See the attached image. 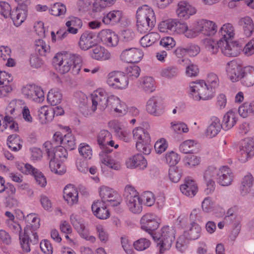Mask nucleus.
I'll list each match as a JSON object with an SVG mask.
<instances>
[{"label": "nucleus", "instance_id": "20", "mask_svg": "<svg viewBox=\"0 0 254 254\" xmlns=\"http://www.w3.org/2000/svg\"><path fill=\"white\" fill-rule=\"evenodd\" d=\"M196 13L195 8L186 1H181L178 3L176 13L181 19L186 20Z\"/></svg>", "mask_w": 254, "mask_h": 254}, {"label": "nucleus", "instance_id": "33", "mask_svg": "<svg viewBox=\"0 0 254 254\" xmlns=\"http://www.w3.org/2000/svg\"><path fill=\"white\" fill-rule=\"evenodd\" d=\"M3 192L5 193V198L7 203H11L12 205H17L18 202L15 196L16 189L13 185L9 183H6Z\"/></svg>", "mask_w": 254, "mask_h": 254}, {"label": "nucleus", "instance_id": "26", "mask_svg": "<svg viewBox=\"0 0 254 254\" xmlns=\"http://www.w3.org/2000/svg\"><path fill=\"white\" fill-rule=\"evenodd\" d=\"M180 190L184 194L192 197L197 191V186L193 180L187 179L184 183L180 186Z\"/></svg>", "mask_w": 254, "mask_h": 254}, {"label": "nucleus", "instance_id": "32", "mask_svg": "<svg viewBox=\"0 0 254 254\" xmlns=\"http://www.w3.org/2000/svg\"><path fill=\"white\" fill-rule=\"evenodd\" d=\"M10 17L16 27H19L25 20L27 11L24 9L17 8L13 10L10 14Z\"/></svg>", "mask_w": 254, "mask_h": 254}, {"label": "nucleus", "instance_id": "15", "mask_svg": "<svg viewBox=\"0 0 254 254\" xmlns=\"http://www.w3.org/2000/svg\"><path fill=\"white\" fill-rule=\"evenodd\" d=\"M220 168H217L213 166L207 167L203 174V178L205 181L207 188L205 191L207 194H209L214 191L215 190L214 179H216L219 175Z\"/></svg>", "mask_w": 254, "mask_h": 254}, {"label": "nucleus", "instance_id": "62", "mask_svg": "<svg viewBox=\"0 0 254 254\" xmlns=\"http://www.w3.org/2000/svg\"><path fill=\"white\" fill-rule=\"evenodd\" d=\"M253 110V106L252 103L251 104L245 103L239 108L238 112L241 117L246 118L250 114H254Z\"/></svg>", "mask_w": 254, "mask_h": 254}, {"label": "nucleus", "instance_id": "55", "mask_svg": "<svg viewBox=\"0 0 254 254\" xmlns=\"http://www.w3.org/2000/svg\"><path fill=\"white\" fill-rule=\"evenodd\" d=\"M50 47L42 40L36 41L35 51L41 56H45L47 53L50 52Z\"/></svg>", "mask_w": 254, "mask_h": 254}, {"label": "nucleus", "instance_id": "52", "mask_svg": "<svg viewBox=\"0 0 254 254\" xmlns=\"http://www.w3.org/2000/svg\"><path fill=\"white\" fill-rule=\"evenodd\" d=\"M15 107L16 103L14 101H12L9 104L5 110L4 121L11 122L16 117Z\"/></svg>", "mask_w": 254, "mask_h": 254}, {"label": "nucleus", "instance_id": "46", "mask_svg": "<svg viewBox=\"0 0 254 254\" xmlns=\"http://www.w3.org/2000/svg\"><path fill=\"white\" fill-rule=\"evenodd\" d=\"M111 138V134L107 130H102L98 133L97 141L102 150H103L104 148H109L107 146V143Z\"/></svg>", "mask_w": 254, "mask_h": 254}, {"label": "nucleus", "instance_id": "1", "mask_svg": "<svg viewBox=\"0 0 254 254\" xmlns=\"http://www.w3.org/2000/svg\"><path fill=\"white\" fill-rule=\"evenodd\" d=\"M82 62V58L80 55L67 53L58 54L53 59L56 68L62 74L71 70L73 74H78L81 69Z\"/></svg>", "mask_w": 254, "mask_h": 254}, {"label": "nucleus", "instance_id": "8", "mask_svg": "<svg viewBox=\"0 0 254 254\" xmlns=\"http://www.w3.org/2000/svg\"><path fill=\"white\" fill-rule=\"evenodd\" d=\"M92 101L91 111L94 113L96 110L104 111L108 106H110V97L103 90L95 91L91 95Z\"/></svg>", "mask_w": 254, "mask_h": 254}, {"label": "nucleus", "instance_id": "11", "mask_svg": "<svg viewBox=\"0 0 254 254\" xmlns=\"http://www.w3.org/2000/svg\"><path fill=\"white\" fill-rule=\"evenodd\" d=\"M17 169L25 174L32 175L37 183L42 187H44L47 184L46 178L38 170L29 164L18 163L16 165Z\"/></svg>", "mask_w": 254, "mask_h": 254}, {"label": "nucleus", "instance_id": "6", "mask_svg": "<svg viewBox=\"0 0 254 254\" xmlns=\"http://www.w3.org/2000/svg\"><path fill=\"white\" fill-rule=\"evenodd\" d=\"M214 91L203 80L194 82L190 85V94L194 100H208L214 96Z\"/></svg>", "mask_w": 254, "mask_h": 254}, {"label": "nucleus", "instance_id": "40", "mask_svg": "<svg viewBox=\"0 0 254 254\" xmlns=\"http://www.w3.org/2000/svg\"><path fill=\"white\" fill-rule=\"evenodd\" d=\"M201 230V227L198 224L192 222L188 231L185 232L184 234L188 240H194L200 237Z\"/></svg>", "mask_w": 254, "mask_h": 254}, {"label": "nucleus", "instance_id": "54", "mask_svg": "<svg viewBox=\"0 0 254 254\" xmlns=\"http://www.w3.org/2000/svg\"><path fill=\"white\" fill-rule=\"evenodd\" d=\"M66 11V8L65 5L59 2L53 4L50 10V13L52 15L56 16L64 15L65 14Z\"/></svg>", "mask_w": 254, "mask_h": 254}, {"label": "nucleus", "instance_id": "47", "mask_svg": "<svg viewBox=\"0 0 254 254\" xmlns=\"http://www.w3.org/2000/svg\"><path fill=\"white\" fill-rule=\"evenodd\" d=\"M176 27V20L170 19L161 22L159 24L158 28L161 32H167L168 30H175Z\"/></svg>", "mask_w": 254, "mask_h": 254}, {"label": "nucleus", "instance_id": "3", "mask_svg": "<svg viewBox=\"0 0 254 254\" xmlns=\"http://www.w3.org/2000/svg\"><path fill=\"white\" fill-rule=\"evenodd\" d=\"M137 30L144 34L150 31L155 26L156 16L154 10L146 5L139 7L136 11Z\"/></svg>", "mask_w": 254, "mask_h": 254}, {"label": "nucleus", "instance_id": "57", "mask_svg": "<svg viewBox=\"0 0 254 254\" xmlns=\"http://www.w3.org/2000/svg\"><path fill=\"white\" fill-rule=\"evenodd\" d=\"M50 159L49 167L52 172L58 175H62L64 174L65 170L62 167L60 161L52 158Z\"/></svg>", "mask_w": 254, "mask_h": 254}, {"label": "nucleus", "instance_id": "58", "mask_svg": "<svg viewBox=\"0 0 254 254\" xmlns=\"http://www.w3.org/2000/svg\"><path fill=\"white\" fill-rule=\"evenodd\" d=\"M178 72L179 70L176 66H170L162 69L161 71V75L165 78H172L176 77Z\"/></svg>", "mask_w": 254, "mask_h": 254}, {"label": "nucleus", "instance_id": "43", "mask_svg": "<svg viewBox=\"0 0 254 254\" xmlns=\"http://www.w3.org/2000/svg\"><path fill=\"white\" fill-rule=\"evenodd\" d=\"M159 99L156 97L150 98L146 104V110L150 114L159 116L160 112L159 110Z\"/></svg>", "mask_w": 254, "mask_h": 254}, {"label": "nucleus", "instance_id": "48", "mask_svg": "<svg viewBox=\"0 0 254 254\" xmlns=\"http://www.w3.org/2000/svg\"><path fill=\"white\" fill-rule=\"evenodd\" d=\"M176 29H178L180 32L184 33L189 38L195 37L194 27L192 29H189L186 23H180L176 20Z\"/></svg>", "mask_w": 254, "mask_h": 254}, {"label": "nucleus", "instance_id": "42", "mask_svg": "<svg viewBox=\"0 0 254 254\" xmlns=\"http://www.w3.org/2000/svg\"><path fill=\"white\" fill-rule=\"evenodd\" d=\"M62 97V94L59 89L53 88L49 92L47 100L51 105L56 106L61 102Z\"/></svg>", "mask_w": 254, "mask_h": 254}, {"label": "nucleus", "instance_id": "30", "mask_svg": "<svg viewBox=\"0 0 254 254\" xmlns=\"http://www.w3.org/2000/svg\"><path fill=\"white\" fill-rule=\"evenodd\" d=\"M110 106L112 109L118 113L120 115L126 114L127 112V107L125 103L121 101V100L115 96H111L110 100Z\"/></svg>", "mask_w": 254, "mask_h": 254}, {"label": "nucleus", "instance_id": "38", "mask_svg": "<svg viewBox=\"0 0 254 254\" xmlns=\"http://www.w3.org/2000/svg\"><path fill=\"white\" fill-rule=\"evenodd\" d=\"M92 57L97 60H106L110 58V54L103 47L96 46L92 49Z\"/></svg>", "mask_w": 254, "mask_h": 254}, {"label": "nucleus", "instance_id": "51", "mask_svg": "<svg viewBox=\"0 0 254 254\" xmlns=\"http://www.w3.org/2000/svg\"><path fill=\"white\" fill-rule=\"evenodd\" d=\"M183 174L182 169L177 166H172L169 170V177L170 180L174 183L178 182L181 179Z\"/></svg>", "mask_w": 254, "mask_h": 254}, {"label": "nucleus", "instance_id": "23", "mask_svg": "<svg viewBox=\"0 0 254 254\" xmlns=\"http://www.w3.org/2000/svg\"><path fill=\"white\" fill-rule=\"evenodd\" d=\"M106 203L103 201L97 200L94 202L92 205V210L93 214L98 218L100 219H106L109 217L110 213L107 209Z\"/></svg>", "mask_w": 254, "mask_h": 254}, {"label": "nucleus", "instance_id": "53", "mask_svg": "<svg viewBox=\"0 0 254 254\" xmlns=\"http://www.w3.org/2000/svg\"><path fill=\"white\" fill-rule=\"evenodd\" d=\"M99 154L100 160L101 163L106 166H108L112 161L114 159L112 156L110 154L113 151L110 148H104Z\"/></svg>", "mask_w": 254, "mask_h": 254}, {"label": "nucleus", "instance_id": "13", "mask_svg": "<svg viewBox=\"0 0 254 254\" xmlns=\"http://www.w3.org/2000/svg\"><path fill=\"white\" fill-rule=\"evenodd\" d=\"M99 194L104 203L112 206H116L120 204V199L119 196L112 189L105 186L100 188Z\"/></svg>", "mask_w": 254, "mask_h": 254}, {"label": "nucleus", "instance_id": "37", "mask_svg": "<svg viewBox=\"0 0 254 254\" xmlns=\"http://www.w3.org/2000/svg\"><path fill=\"white\" fill-rule=\"evenodd\" d=\"M122 17V12L120 10H113L108 13L102 19L106 24H115L120 22Z\"/></svg>", "mask_w": 254, "mask_h": 254}, {"label": "nucleus", "instance_id": "19", "mask_svg": "<svg viewBox=\"0 0 254 254\" xmlns=\"http://www.w3.org/2000/svg\"><path fill=\"white\" fill-rule=\"evenodd\" d=\"M243 68L236 61H232L227 63L226 71L230 79L233 82L241 80Z\"/></svg>", "mask_w": 254, "mask_h": 254}, {"label": "nucleus", "instance_id": "10", "mask_svg": "<svg viewBox=\"0 0 254 254\" xmlns=\"http://www.w3.org/2000/svg\"><path fill=\"white\" fill-rule=\"evenodd\" d=\"M107 82L114 89H124L128 86V79L124 73L114 71L108 74Z\"/></svg>", "mask_w": 254, "mask_h": 254}, {"label": "nucleus", "instance_id": "35", "mask_svg": "<svg viewBox=\"0 0 254 254\" xmlns=\"http://www.w3.org/2000/svg\"><path fill=\"white\" fill-rule=\"evenodd\" d=\"M238 24L243 27L244 34L247 37H250L252 35L254 31V24L250 17L245 16L240 18Z\"/></svg>", "mask_w": 254, "mask_h": 254}, {"label": "nucleus", "instance_id": "39", "mask_svg": "<svg viewBox=\"0 0 254 254\" xmlns=\"http://www.w3.org/2000/svg\"><path fill=\"white\" fill-rule=\"evenodd\" d=\"M223 41H228L234 37L235 29L232 24L227 23L223 25L220 30Z\"/></svg>", "mask_w": 254, "mask_h": 254}, {"label": "nucleus", "instance_id": "56", "mask_svg": "<svg viewBox=\"0 0 254 254\" xmlns=\"http://www.w3.org/2000/svg\"><path fill=\"white\" fill-rule=\"evenodd\" d=\"M150 241L146 238H140L133 243L134 248L137 251H142L148 249L150 246Z\"/></svg>", "mask_w": 254, "mask_h": 254}, {"label": "nucleus", "instance_id": "31", "mask_svg": "<svg viewBox=\"0 0 254 254\" xmlns=\"http://www.w3.org/2000/svg\"><path fill=\"white\" fill-rule=\"evenodd\" d=\"M223 127L220 123V120L216 117H212L211 118V123L207 128L206 135L212 138L215 136Z\"/></svg>", "mask_w": 254, "mask_h": 254}, {"label": "nucleus", "instance_id": "5", "mask_svg": "<svg viewBox=\"0 0 254 254\" xmlns=\"http://www.w3.org/2000/svg\"><path fill=\"white\" fill-rule=\"evenodd\" d=\"M132 134L136 149L145 154H149L151 151V139L148 132L144 128L137 127L133 130Z\"/></svg>", "mask_w": 254, "mask_h": 254}, {"label": "nucleus", "instance_id": "59", "mask_svg": "<svg viewBox=\"0 0 254 254\" xmlns=\"http://www.w3.org/2000/svg\"><path fill=\"white\" fill-rule=\"evenodd\" d=\"M154 80L150 76L144 77L141 81V85L146 92H152L154 90Z\"/></svg>", "mask_w": 254, "mask_h": 254}, {"label": "nucleus", "instance_id": "36", "mask_svg": "<svg viewBox=\"0 0 254 254\" xmlns=\"http://www.w3.org/2000/svg\"><path fill=\"white\" fill-rule=\"evenodd\" d=\"M160 38V36L158 33L150 32L140 39V43L143 47H148L155 43Z\"/></svg>", "mask_w": 254, "mask_h": 254}, {"label": "nucleus", "instance_id": "29", "mask_svg": "<svg viewBox=\"0 0 254 254\" xmlns=\"http://www.w3.org/2000/svg\"><path fill=\"white\" fill-rule=\"evenodd\" d=\"M241 81L244 86L247 87L254 85V67L247 66L243 68Z\"/></svg>", "mask_w": 254, "mask_h": 254}, {"label": "nucleus", "instance_id": "63", "mask_svg": "<svg viewBox=\"0 0 254 254\" xmlns=\"http://www.w3.org/2000/svg\"><path fill=\"white\" fill-rule=\"evenodd\" d=\"M166 162L171 167L175 166L180 161V157L179 155L173 151L168 152L166 154Z\"/></svg>", "mask_w": 254, "mask_h": 254}, {"label": "nucleus", "instance_id": "9", "mask_svg": "<svg viewBox=\"0 0 254 254\" xmlns=\"http://www.w3.org/2000/svg\"><path fill=\"white\" fill-rule=\"evenodd\" d=\"M218 27L216 24L207 19L198 20L194 25L195 37L200 34L205 36H210L214 35L217 31Z\"/></svg>", "mask_w": 254, "mask_h": 254}, {"label": "nucleus", "instance_id": "12", "mask_svg": "<svg viewBox=\"0 0 254 254\" xmlns=\"http://www.w3.org/2000/svg\"><path fill=\"white\" fill-rule=\"evenodd\" d=\"M254 156V137L244 140L239 148V159L246 162Z\"/></svg>", "mask_w": 254, "mask_h": 254}, {"label": "nucleus", "instance_id": "14", "mask_svg": "<svg viewBox=\"0 0 254 254\" xmlns=\"http://www.w3.org/2000/svg\"><path fill=\"white\" fill-rule=\"evenodd\" d=\"M22 94L27 99L37 103L44 100V94L42 89L37 86L27 85L22 89Z\"/></svg>", "mask_w": 254, "mask_h": 254}, {"label": "nucleus", "instance_id": "64", "mask_svg": "<svg viewBox=\"0 0 254 254\" xmlns=\"http://www.w3.org/2000/svg\"><path fill=\"white\" fill-rule=\"evenodd\" d=\"M81 156L86 159H90L92 155V150L90 146L85 143H81L78 148Z\"/></svg>", "mask_w": 254, "mask_h": 254}, {"label": "nucleus", "instance_id": "50", "mask_svg": "<svg viewBox=\"0 0 254 254\" xmlns=\"http://www.w3.org/2000/svg\"><path fill=\"white\" fill-rule=\"evenodd\" d=\"M62 146L66 150H72L75 147V141L74 136L70 133H67L64 136Z\"/></svg>", "mask_w": 254, "mask_h": 254}, {"label": "nucleus", "instance_id": "41", "mask_svg": "<svg viewBox=\"0 0 254 254\" xmlns=\"http://www.w3.org/2000/svg\"><path fill=\"white\" fill-rule=\"evenodd\" d=\"M22 141L17 134L10 135L7 139V144L9 148L14 151H17L22 148Z\"/></svg>", "mask_w": 254, "mask_h": 254}, {"label": "nucleus", "instance_id": "34", "mask_svg": "<svg viewBox=\"0 0 254 254\" xmlns=\"http://www.w3.org/2000/svg\"><path fill=\"white\" fill-rule=\"evenodd\" d=\"M203 44L209 52L215 54L218 52L219 48H221L223 40L220 39L217 41L214 40L211 38H207L203 40Z\"/></svg>", "mask_w": 254, "mask_h": 254}, {"label": "nucleus", "instance_id": "16", "mask_svg": "<svg viewBox=\"0 0 254 254\" xmlns=\"http://www.w3.org/2000/svg\"><path fill=\"white\" fill-rule=\"evenodd\" d=\"M143 56V52L137 48H128L124 50L121 53V59L128 63L139 62Z\"/></svg>", "mask_w": 254, "mask_h": 254}, {"label": "nucleus", "instance_id": "17", "mask_svg": "<svg viewBox=\"0 0 254 254\" xmlns=\"http://www.w3.org/2000/svg\"><path fill=\"white\" fill-rule=\"evenodd\" d=\"M44 146L49 158L59 161L60 159L65 158L67 155V150L63 146L52 148V144L49 141L45 142Z\"/></svg>", "mask_w": 254, "mask_h": 254}, {"label": "nucleus", "instance_id": "18", "mask_svg": "<svg viewBox=\"0 0 254 254\" xmlns=\"http://www.w3.org/2000/svg\"><path fill=\"white\" fill-rule=\"evenodd\" d=\"M242 46L237 41H223L221 50L222 53L227 57H237L240 53Z\"/></svg>", "mask_w": 254, "mask_h": 254}, {"label": "nucleus", "instance_id": "22", "mask_svg": "<svg viewBox=\"0 0 254 254\" xmlns=\"http://www.w3.org/2000/svg\"><path fill=\"white\" fill-rule=\"evenodd\" d=\"M141 228L142 230L152 235V232L159 227V223L151 214L144 215L140 220Z\"/></svg>", "mask_w": 254, "mask_h": 254}, {"label": "nucleus", "instance_id": "24", "mask_svg": "<svg viewBox=\"0 0 254 254\" xmlns=\"http://www.w3.org/2000/svg\"><path fill=\"white\" fill-rule=\"evenodd\" d=\"M95 34L90 31H85L81 35L78 42L80 48L84 51L92 48L95 44Z\"/></svg>", "mask_w": 254, "mask_h": 254}, {"label": "nucleus", "instance_id": "21", "mask_svg": "<svg viewBox=\"0 0 254 254\" xmlns=\"http://www.w3.org/2000/svg\"><path fill=\"white\" fill-rule=\"evenodd\" d=\"M99 39L102 43L108 47H116L119 43L118 35L110 29H104L101 31L98 35Z\"/></svg>", "mask_w": 254, "mask_h": 254}, {"label": "nucleus", "instance_id": "45", "mask_svg": "<svg viewBox=\"0 0 254 254\" xmlns=\"http://www.w3.org/2000/svg\"><path fill=\"white\" fill-rule=\"evenodd\" d=\"M237 122L236 116L233 111L228 112L224 116L222 126L227 130L230 129L235 125Z\"/></svg>", "mask_w": 254, "mask_h": 254}, {"label": "nucleus", "instance_id": "25", "mask_svg": "<svg viewBox=\"0 0 254 254\" xmlns=\"http://www.w3.org/2000/svg\"><path fill=\"white\" fill-rule=\"evenodd\" d=\"M233 173L230 168L223 166L220 168L217 181L220 185L227 186L231 184L233 181Z\"/></svg>", "mask_w": 254, "mask_h": 254}, {"label": "nucleus", "instance_id": "4", "mask_svg": "<svg viewBox=\"0 0 254 254\" xmlns=\"http://www.w3.org/2000/svg\"><path fill=\"white\" fill-rule=\"evenodd\" d=\"M175 234L173 227L165 226L160 232L153 234V238L159 247L161 254L170 249L175 240Z\"/></svg>", "mask_w": 254, "mask_h": 254}, {"label": "nucleus", "instance_id": "27", "mask_svg": "<svg viewBox=\"0 0 254 254\" xmlns=\"http://www.w3.org/2000/svg\"><path fill=\"white\" fill-rule=\"evenodd\" d=\"M126 165L129 168H138L139 169H144L147 167V163L143 155L137 154L127 160Z\"/></svg>", "mask_w": 254, "mask_h": 254}, {"label": "nucleus", "instance_id": "7", "mask_svg": "<svg viewBox=\"0 0 254 254\" xmlns=\"http://www.w3.org/2000/svg\"><path fill=\"white\" fill-rule=\"evenodd\" d=\"M124 196L129 209L133 213H139L142 210L140 197L134 188L127 186L125 189Z\"/></svg>", "mask_w": 254, "mask_h": 254}, {"label": "nucleus", "instance_id": "60", "mask_svg": "<svg viewBox=\"0 0 254 254\" xmlns=\"http://www.w3.org/2000/svg\"><path fill=\"white\" fill-rule=\"evenodd\" d=\"M180 151L185 154L192 153L195 150V145L192 140H188L183 142L180 146Z\"/></svg>", "mask_w": 254, "mask_h": 254}, {"label": "nucleus", "instance_id": "61", "mask_svg": "<svg viewBox=\"0 0 254 254\" xmlns=\"http://www.w3.org/2000/svg\"><path fill=\"white\" fill-rule=\"evenodd\" d=\"M126 71L127 79L129 78L131 80H133L139 76L140 69L137 65H130L126 68Z\"/></svg>", "mask_w": 254, "mask_h": 254}, {"label": "nucleus", "instance_id": "49", "mask_svg": "<svg viewBox=\"0 0 254 254\" xmlns=\"http://www.w3.org/2000/svg\"><path fill=\"white\" fill-rule=\"evenodd\" d=\"M116 0H95L93 4V10L101 11L107 6L113 4Z\"/></svg>", "mask_w": 254, "mask_h": 254}, {"label": "nucleus", "instance_id": "28", "mask_svg": "<svg viewBox=\"0 0 254 254\" xmlns=\"http://www.w3.org/2000/svg\"><path fill=\"white\" fill-rule=\"evenodd\" d=\"M78 193L72 185L66 186L64 190V197L67 203L72 205L78 201Z\"/></svg>", "mask_w": 254, "mask_h": 254}, {"label": "nucleus", "instance_id": "2", "mask_svg": "<svg viewBox=\"0 0 254 254\" xmlns=\"http://www.w3.org/2000/svg\"><path fill=\"white\" fill-rule=\"evenodd\" d=\"M28 219L34 224L27 225L24 228L23 234L20 233L19 239L23 251L28 253L30 251V244L36 245L38 243V236L35 231L40 226V219L34 214H30L27 215Z\"/></svg>", "mask_w": 254, "mask_h": 254}, {"label": "nucleus", "instance_id": "44", "mask_svg": "<svg viewBox=\"0 0 254 254\" xmlns=\"http://www.w3.org/2000/svg\"><path fill=\"white\" fill-rule=\"evenodd\" d=\"M254 178L252 175L248 173L242 179L241 186V193L243 195L249 193L253 185Z\"/></svg>", "mask_w": 254, "mask_h": 254}]
</instances>
